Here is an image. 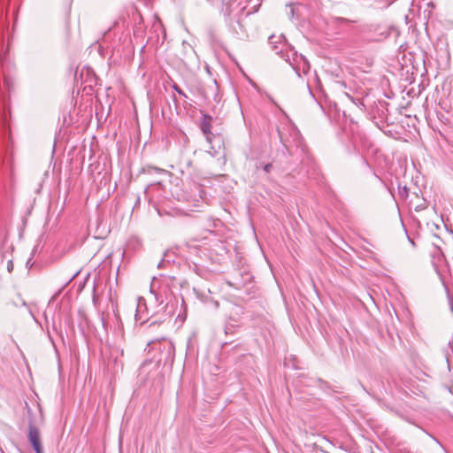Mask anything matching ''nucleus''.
Instances as JSON below:
<instances>
[{"mask_svg":"<svg viewBox=\"0 0 453 453\" xmlns=\"http://www.w3.org/2000/svg\"><path fill=\"white\" fill-rule=\"evenodd\" d=\"M269 44L272 46L273 50H275L276 54L280 55L282 58L283 55L286 54V51L289 49H292L289 45L287 44L285 36L283 35H271L269 37Z\"/></svg>","mask_w":453,"mask_h":453,"instance_id":"nucleus-3","label":"nucleus"},{"mask_svg":"<svg viewBox=\"0 0 453 453\" xmlns=\"http://www.w3.org/2000/svg\"><path fill=\"white\" fill-rule=\"evenodd\" d=\"M451 311L453 312V305H451Z\"/></svg>","mask_w":453,"mask_h":453,"instance_id":"nucleus-16","label":"nucleus"},{"mask_svg":"<svg viewBox=\"0 0 453 453\" xmlns=\"http://www.w3.org/2000/svg\"><path fill=\"white\" fill-rule=\"evenodd\" d=\"M28 440L31 443L32 448L35 451V453H43L40 432L38 428L34 425L30 424L28 427Z\"/></svg>","mask_w":453,"mask_h":453,"instance_id":"nucleus-4","label":"nucleus"},{"mask_svg":"<svg viewBox=\"0 0 453 453\" xmlns=\"http://www.w3.org/2000/svg\"><path fill=\"white\" fill-rule=\"evenodd\" d=\"M171 283L172 280L165 275L152 279L150 291L154 296L157 304H164L172 296Z\"/></svg>","mask_w":453,"mask_h":453,"instance_id":"nucleus-1","label":"nucleus"},{"mask_svg":"<svg viewBox=\"0 0 453 453\" xmlns=\"http://www.w3.org/2000/svg\"><path fill=\"white\" fill-rule=\"evenodd\" d=\"M147 310L145 299L143 297H139L137 301L136 312H135V320L143 324L148 319L144 316V311Z\"/></svg>","mask_w":453,"mask_h":453,"instance_id":"nucleus-6","label":"nucleus"},{"mask_svg":"<svg viewBox=\"0 0 453 453\" xmlns=\"http://www.w3.org/2000/svg\"><path fill=\"white\" fill-rule=\"evenodd\" d=\"M7 269L9 273H11L13 270V263L12 260L8 261Z\"/></svg>","mask_w":453,"mask_h":453,"instance_id":"nucleus-13","label":"nucleus"},{"mask_svg":"<svg viewBox=\"0 0 453 453\" xmlns=\"http://www.w3.org/2000/svg\"><path fill=\"white\" fill-rule=\"evenodd\" d=\"M173 88L174 91H176L180 96L184 97V98H187V95L184 93V91L177 85V84H173Z\"/></svg>","mask_w":453,"mask_h":453,"instance_id":"nucleus-10","label":"nucleus"},{"mask_svg":"<svg viewBox=\"0 0 453 453\" xmlns=\"http://www.w3.org/2000/svg\"><path fill=\"white\" fill-rule=\"evenodd\" d=\"M211 117L205 114L202 118L201 123V130L203 134L205 135L206 141L211 143L212 141V133L211 131Z\"/></svg>","mask_w":453,"mask_h":453,"instance_id":"nucleus-5","label":"nucleus"},{"mask_svg":"<svg viewBox=\"0 0 453 453\" xmlns=\"http://www.w3.org/2000/svg\"><path fill=\"white\" fill-rule=\"evenodd\" d=\"M239 327V323L235 319L229 318L225 326L224 332L226 335H233L236 333L237 328Z\"/></svg>","mask_w":453,"mask_h":453,"instance_id":"nucleus-8","label":"nucleus"},{"mask_svg":"<svg viewBox=\"0 0 453 453\" xmlns=\"http://www.w3.org/2000/svg\"><path fill=\"white\" fill-rule=\"evenodd\" d=\"M283 58L291 65L299 78L309 73L311 70L309 61L294 49L288 50L286 54L283 55Z\"/></svg>","mask_w":453,"mask_h":453,"instance_id":"nucleus-2","label":"nucleus"},{"mask_svg":"<svg viewBox=\"0 0 453 453\" xmlns=\"http://www.w3.org/2000/svg\"><path fill=\"white\" fill-rule=\"evenodd\" d=\"M154 171L159 174H164V175L167 174V172L163 169L154 168Z\"/></svg>","mask_w":453,"mask_h":453,"instance_id":"nucleus-14","label":"nucleus"},{"mask_svg":"<svg viewBox=\"0 0 453 453\" xmlns=\"http://www.w3.org/2000/svg\"><path fill=\"white\" fill-rule=\"evenodd\" d=\"M289 6H290L291 15H293V14H294V9H293V6H292V4H289Z\"/></svg>","mask_w":453,"mask_h":453,"instance_id":"nucleus-15","label":"nucleus"},{"mask_svg":"<svg viewBox=\"0 0 453 453\" xmlns=\"http://www.w3.org/2000/svg\"><path fill=\"white\" fill-rule=\"evenodd\" d=\"M193 290H194L196 296L202 303H208L212 301V297H211V291L209 288H202L199 287H195Z\"/></svg>","mask_w":453,"mask_h":453,"instance_id":"nucleus-7","label":"nucleus"},{"mask_svg":"<svg viewBox=\"0 0 453 453\" xmlns=\"http://www.w3.org/2000/svg\"><path fill=\"white\" fill-rule=\"evenodd\" d=\"M166 348H167V351L170 355L174 351V346L173 345L172 342H168L166 345Z\"/></svg>","mask_w":453,"mask_h":453,"instance_id":"nucleus-11","label":"nucleus"},{"mask_svg":"<svg viewBox=\"0 0 453 453\" xmlns=\"http://www.w3.org/2000/svg\"><path fill=\"white\" fill-rule=\"evenodd\" d=\"M272 166H273V165H272V164H270V163H269V164H265V165H264V171H265V172H266V173H269V172H270V170H271V168H272Z\"/></svg>","mask_w":453,"mask_h":453,"instance_id":"nucleus-12","label":"nucleus"},{"mask_svg":"<svg viewBox=\"0 0 453 453\" xmlns=\"http://www.w3.org/2000/svg\"><path fill=\"white\" fill-rule=\"evenodd\" d=\"M333 22L336 25H349L350 23L349 19L341 17L334 18Z\"/></svg>","mask_w":453,"mask_h":453,"instance_id":"nucleus-9","label":"nucleus"}]
</instances>
